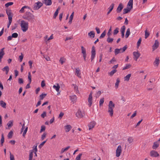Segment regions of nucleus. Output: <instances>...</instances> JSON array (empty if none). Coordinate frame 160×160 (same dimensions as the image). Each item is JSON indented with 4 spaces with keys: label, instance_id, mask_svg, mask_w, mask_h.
I'll return each instance as SVG.
<instances>
[{
    "label": "nucleus",
    "instance_id": "1",
    "mask_svg": "<svg viewBox=\"0 0 160 160\" xmlns=\"http://www.w3.org/2000/svg\"><path fill=\"white\" fill-rule=\"evenodd\" d=\"M23 18L31 22H33L35 19L34 15L29 12H25L23 17Z\"/></svg>",
    "mask_w": 160,
    "mask_h": 160
},
{
    "label": "nucleus",
    "instance_id": "2",
    "mask_svg": "<svg viewBox=\"0 0 160 160\" xmlns=\"http://www.w3.org/2000/svg\"><path fill=\"white\" fill-rule=\"evenodd\" d=\"M115 107V104L112 101H109L108 105V112L109 113V115L112 117L113 115V109Z\"/></svg>",
    "mask_w": 160,
    "mask_h": 160
},
{
    "label": "nucleus",
    "instance_id": "3",
    "mask_svg": "<svg viewBox=\"0 0 160 160\" xmlns=\"http://www.w3.org/2000/svg\"><path fill=\"white\" fill-rule=\"evenodd\" d=\"M20 26L23 32H25L28 29V23L24 20H22L21 21Z\"/></svg>",
    "mask_w": 160,
    "mask_h": 160
},
{
    "label": "nucleus",
    "instance_id": "4",
    "mask_svg": "<svg viewBox=\"0 0 160 160\" xmlns=\"http://www.w3.org/2000/svg\"><path fill=\"white\" fill-rule=\"evenodd\" d=\"M127 48L126 45L124 46L122 48L120 49H116L115 50V55H117L119 53H122L124 52Z\"/></svg>",
    "mask_w": 160,
    "mask_h": 160
},
{
    "label": "nucleus",
    "instance_id": "5",
    "mask_svg": "<svg viewBox=\"0 0 160 160\" xmlns=\"http://www.w3.org/2000/svg\"><path fill=\"white\" fill-rule=\"evenodd\" d=\"M42 3L39 1L35 3L33 5V9L35 10L39 9L42 6Z\"/></svg>",
    "mask_w": 160,
    "mask_h": 160
},
{
    "label": "nucleus",
    "instance_id": "6",
    "mask_svg": "<svg viewBox=\"0 0 160 160\" xmlns=\"http://www.w3.org/2000/svg\"><path fill=\"white\" fill-rule=\"evenodd\" d=\"M160 143V138L157 141L154 142L152 146V148L154 149H156L159 146V144Z\"/></svg>",
    "mask_w": 160,
    "mask_h": 160
},
{
    "label": "nucleus",
    "instance_id": "7",
    "mask_svg": "<svg viewBox=\"0 0 160 160\" xmlns=\"http://www.w3.org/2000/svg\"><path fill=\"white\" fill-rule=\"evenodd\" d=\"M91 59V61L94 59L96 55V51L95 48L93 46L92 48Z\"/></svg>",
    "mask_w": 160,
    "mask_h": 160
},
{
    "label": "nucleus",
    "instance_id": "8",
    "mask_svg": "<svg viewBox=\"0 0 160 160\" xmlns=\"http://www.w3.org/2000/svg\"><path fill=\"white\" fill-rule=\"evenodd\" d=\"M28 78L29 80V83L27 84L25 87V88L26 89L29 88H30V84L31 83V82L32 81L31 79V75L30 72H28Z\"/></svg>",
    "mask_w": 160,
    "mask_h": 160
},
{
    "label": "nucleus",
    "instance_id": "9",
    "mask_svg": "<svg viewBox=\"0 0 160 160\" xmlns=\"http://www.w3.org/2000/svg\"><path fill=\"white\" fill-rule=\"evenodd\" d=\"M81 48L82 53L83 55L84 61H86V58L87 56L86 49L83 46H81Z\"/></svg>",
    "mask_w": 160,
    "mask_h": 160
},
{
    "label": "nucleus",
    "instance_id": "10",
    "mask_svg": "<svg viewBox=\"0 0 160 160\" xmlns=\"http://www.w3.org/2000/svg\"><path fill=\"white\" fill-rule=\"evenodd\" d=\"M150 155L152 157H157L159 156V153L157 151L152 150L150 152Z\"/></svg>",
    "mask_w": 160,
    "mask_h": 160
},
{
    "label": "nucleus",
    "instance_id": "11",
    "mask_svg": "<svg viewBox=\"0 0 160 160\" xmlns=\"http://www.w3.org/2000/svg\"><path fill=\"white\" fill-rule=\"evenodd\" d=\"M122 152V147L120 145H119L118 147L116 150V156L117 157H119Z\"/></svg>",
    "mask_w": 160,
    "mask_h": 160
},
{
    "label": "nucleus",
    "instance_id": "12",
    "mask_svg": "<svg viewBox=\"0 0 160 160\" xmlns=\"http://www.w3.org/2000/svg\"><path fill=\"white\" fill-rule=\"evenodd\" d=\"M159 42L157 40L155 41L153 45L152 46V51H154L155 49L159 47Z\"/></svg>",
    "mask_w": 160,
    "mask_h": 160
},
{
    "label": "nucleus",
    "instance_id": "13",
    "mask_svg": "<svg viewBox=\"0 0 160 160\" xmlns=\"http://www.w3.org/2000/svg\"><path fill=\"white\" fill-rule=\"evenodd\" d=\"M6 13L8 15V20H12V17L13 16L10 10H7Z\"/></svg>",
    "mask_w": 160,
    "mask_h": 160
},
{
    "label": "nucleus",
    "instance_id": "14",
    "mask_svg": "<svg viewBox=\"0 0 160 160\" xmlns=\"http://www.w3.org/2000/svg\"><path fill=\"white\" fill-rule=\"evenodd\" d=\"M96 124V122L94 121L91 122L88 125L89 127V130H90L93 128Z\"/></svg>",
    "mask_w": 160,
    "mask_h": 160
},
{
    "label": "nucleus",
    "instance_id": "15",
    "mask_svg": "<svg viewBox=\"0 0 160 160\" xmlns=\"http://www.w3.org/2000/svg\"><path fill=\"white\" fill-rule=\"evenodd\" d=\"M92 93L91 92L88 98V102H89L88 106L89 107H91L92 104Z\"/></svg>",
    "mask_w": 160,
    "mask_h": 160
},
{
    "label": "nucleus",
    "instance_id": "16",
    "mask_svg": "<svg viewBox=\"0 0 160 160\" xmlns=\"http://www.w3.org/2000/svg\"><path fill=\"white\" fill-rule=\"evenodd\" d=\"M123 8V6L122 3H120L118 6L117 10V13L120 12Z\"/></svg>",
    "mask_w": 160,
    "mask_h": 160
},
{
    "label": "nucleus",
    "instance_id": "17",
    "mask_svg": "<svg viewBox=\"0 0 160 160\" xmlns=\"http://www.w3.org/2000/svg\"><path fill=\"white\" fill-rule=\"evenodd\" d=\"M133 55L135 58L134 59L137 61L138 59L139 58L140 55V54L138 52H133Z\"/></svg>",
    "mask_w": 160,
    "mask_h": 160
},
{
    "label": "nucleus",
    "instance_id": "18",
    "mask_svg": "<svg viewBox=\"0 0 160 160\" xmlns=\"http://www.w3.org/2000/svg\"><path fill=\"white\" fill-rule=\"evenodd\" d=\"M125 29L126 27L125 26H122L121 29L120 31L121 33V36L122 38L124 37V32Z\"/></svg>",
    "mask_w": 160,
    "mask_h": 160
},
{
    "label": "nucleus",
    "instance_id": "19",
    "mask_svg": "<svg viewBox=\"0 0 160 160\" xmlns=\"http://www.w3.org/2000/svg\"><path fill=\"white\" fill-rule=\"evenodd\" d=\"M76 116L78 118H82L83 115L81 111L79 109L78 110L77 112L76 113Z\"/></svg>",
    "mask_w": 160,
    "mask_h": 160
},
{
    "label": "nucleus",
    "instance_id": "20",
    "mask_svg": "<svg viewBox=\"0 0 160 160\" xmlns=\"http://www.w3.org/2000/svg\"><path fill=\"white\" fill-rule=\"evenodd\" d=\"M64 128L66 132H69L72 128V126L70 125L65 126Z\"/></svg>",
    "mask_w": 160,
    "mask_h": 160
},
{
    "label": "nucleus",
    "instance_id": "21",
    "mask_svg": "<svg viewBox=\"0 0 160 160\" xmlns=\"http://www.w3.org/2000/svg\"><path fill=\"white\" fill-rule=\"evenodd\" d=\"M133 0H129L127 4V7L131 9L132 8Z\"/></svg>",
    "mask_w": 160,
    "mask_h": 160
},
{
    "label": "nucleus",
    "instance_id": "22",
    "mask_svg": "<svg viewBox=\"0 0 160 160\" xmlns=\"http://www.w3.org/2000/svg\"><path fill=\"white\" fill-rule=\"evenodd\" d=\"M159 62V58H156L153 62L154 66L156 67H158Z\"/></svg>",
    "mask_w": 160,
    "mask_h": 160
},
{
    "label": "nucleus",
    "instance_id": "23",
    "mask_svg": "<svg viewBox=\"0 0 160 160\" xmlns=\"http://www.w3.org/2000/svg\"><path fill=\"white\" fill-rule=\"evenodd\" d=\"M114 4L113 3H112L110 6L108 8V9L109 10V11L107 13V15H108L110 12L112 11V9L114 7Z\"/></svg>",
    "mask_w": 160,
    "mask_h": 160
},
{
    "label": "nucleus",
    "instance_id": "24",
    "mask_svg": "<svg viewBox=\"0 0 160 160\" xmlns=\"http://www.w3.org/2000/svg\"><path fill=\"white\" fill-rule=\"evenodd\" d=\"M70 98L73 103L76 102L77 99V96L75 95H73L70 96Z\"/></svg>",
    "mask_w": 160,
    "mask_h": 160
},
{
    "label": "nucleus",
    "instance_id": "25",
    "mask_svg": "<svg viewBox=\"0 0 160 160\" xmlns=\"http://www.w3.org/2000/svg\"><path fill=\"white\" fill-rule=\"evenodd\" d=\"M43 2L46 6L51 5L52 4V0H44Z\"/></svg>",
    "mask_w": 160,
    "mask_h": 160
},
{
    "label": "nucleus",
    "instance_id": "26",
    "mask_svg": "<svg viewBox=\"0 0 160 160\" xmlns=\"http://www.w3.org/2000/svg\"><path fill=\"white\" fill-rule=\"evenodd\" d=\"M2 70L3 71L6 72V75L8 74V72L9 70V68L8 66L5 67L3 68L2 69Z\"/></svg>",
    "mask_w": 160,
    "mask_h": 160
},
{
    "label": "nucleus",
    "instance_id": "27",
    "mask_svg": "<svg viewBox=\"0 0 160 160\" xmlns=\"http://www.w3.org/2000/svg\"><path fill=\"white\" fill-rule=\"evenodd\" d=\"M29 7L27 6H25L23 7L21 9L19 10V12L20 13H23L25 12L24 9L25 8H29Z\"/></svg>",
    "mask_w": 160,
    "mask_h": 160
},
{
    "label": "nucleus",
    "instance_id": "28",
    "mask_svg": "<svg viewBox=\"0 0 160 160\" xmlns=\"http://www.w3.org/2000/svg\"><path fill=\"white\" fill-rule=\"evenodd\" d=\"M6 103L5 102H4L2 100L0 101V105L3 108H6Z\"/></svg>",
    "mask_w": 160,
    "mask_h": 160
},
{
    "label": "nucleus",
    "instance_id": "29",
    "mask_svg": "<svg viewBox=\"0 0 160 160\" xmlns=\"http://www.w3.org/2000/svg\"><path fill=\"white\" fill-rule=\"evenodd\" d=\"M131 10V9L128 8V7L127 8H124L123 10V14H125L129 12Z\"/></svg>",
    "mask_w": 160,
    "mask_h": 160
},
{
    "label": "nucleus",
    "instance_id": "30",
    "mask_svg": "<svg viewBox=\"0 0 160 160\" xmlns=\"http://www.w3.org/2000/svg\"><path fill=\"white\" fill-rule=\"evenodd\" d=\"M131 76V74H129L127 75L126 76L124 77V80L125 81H128Z\"/></svg>",
    "mask_w": 160,
    "mask_h": 160
},
{
    "label": "nucleus",
    "instance_id": "31",
    "mask_svg": "<svg viewBox=\"0 0 160 160\" xmlns=\"http://www.w3.org/2000/svg\"><path fill=\"white\" fill-rule=\"evenodd\" d=\"M76 73L78 77L81 78L80 71L78 68L76 69Z\"/></svg>",
    "mask_w": 160,
    "mask_h": 160
},
{
    "label": "nucleus",
    "instance_id": "32",
    "mask_svg": "<svg viewBox=\"0 0 160 160\" xmlns=\"http://www.w3.org/2000/svg\"><path fill=\"white\" fill-rule=\"evenodd\" d=\"M53 88L55 89L57 92H58L60 88V86L58 84H57V86L53 85Z\"/></svg>",
    "mask_w": 160,
    "mask_h": 160
},
{
    "label": "nucleus",
    "instance_id": "33",
    "mask_svg": "<svg viewBox=\"0 0 160 160\" xmlns=\"http://www.w3.org/2000/svg\"><path fill=\"white\" fill-rule=\"evenodd\" d=\"M88 35L91 38H93L94 37L95 33L93 31H90L88 33Z\"/></svg>",
    "mask_w": 160,
    "mask_h": 160
},
{
    "label": "nucleus",
    "instance_id": "34",
    "mask_svg": "<svg viewBox=\"0 0 160 160\" xmlns=\"http://www.w3.org/2000/svg\"><path fill=\"white\" fill-rule=\"evenodd\" d=\"M130 29L129 28H128L127 29L126 34H125V38H127L130 35Z\"/></svg>",
    "mask_w": 160,
    "mask_h": 160
},
{
    "label": "nucleus",
    "instance_id": "35",
    "mask_svg": "<svg viewBox=\"0 0 160 160\" xmlns=\"http://www.w3.org/2000/svg\"><path fill=\"white\" fill-rule=\"evenodd\" d=\"M13 121H10L7 124V125L8 126V128L10 129L9 128H10L13 126Z\"/></svg>",
    "mask_w": 160,
    "mask_h": 160
},
{
    "label": "nucleus",
    "instance_id": "36",
    "mask_svg": "<svg viewBox=\"0 0 160 160\" xmlns=\"http://www.w3.org/2000/svg\"><path fill=\"white\" fill-rule=\"evenodd\" d=\"M4 48H3L0 50V57L3 58V56L4 55Z\"/></svg>",
    "mask_w": 160,
    "mask_h": 160
},
{
    "label": "nucleus",
    "instance_id": "37",
    "mask_svg": "<svg viewBox=\"0 0 160 160\" xmlns=\"http://www.w3.org/2000/svg\"><path fill=\"white\" fill-rule=\"evenodd\" d=\"M72 85L74 86V90L76 91L77 93H79V91L78 90V88L77 85L75 84H73Z\"/></svg>",
    "mask_w": 160,
    "mask_h": 160
},
{
    "label": "nucleus",
    "instance_id": "38",
    "mask_svg": "<svg viewBox=\"0 0 160 160\" xmlns=\"http://www.w3.org/2000/svg\"><path fill=\"white\" fill-rule=\"evenodd\" d=\"M120 82V81L119 79V78H117L116 82L115 83V87L116 88H118Z\"/></svg>",
    "mask_w": 160,
    "mask_h": 160
},
{
    "label": "nucleus",
    "instance_id": "39",
    "mask_svg": "<svg viewBox=\"0 0 160 160\" xmlns=\"http://www.w3.org/2000/svg\"><path fill=\"white\" fill-rule=\"evenodd\" d=\"M70 148V146H68L65 148H62L61 149V153H63L65 151L68 150Z\"/></svg>",
    "mask_w": 160,
    "mask_h": 160
},
{
    "label": "nucleus",
    "instance_id": "40",
    "mask_svg": "<svg viewBox=\"0 0 160 160\" xmlns=\"http://www.w3.org/2000/svg\"><path fill=\"white\" fill-rule=\"evenodd\" d=\"M4 141V138L3 134H2V137L1 140V146L3 145V144Z\"/></svg>",
    "mask_w": 160,
    "mask_h": 160
},
{
    "label": "nucleus",
    "instance_id": "41",
    "mask_svg": "<svg viewBox=\"0 0 160 160\" xmlns=\"http://www.w3.org/2000/svg\"><path fill=\"white\" fill-rule=\"evenodd\" d=\"M59 9H60V8H59L56 11L54 14L53 17L54 18H55L57 16V15L58 14V11Z\"/></svg>",
    "mask_w": 160,
    "mask_h": 160
},
{
    "label": "nucleus",
    "instance_id": "42",
    "mask_svg": "<svg viewBox=\"0 0 160 160\" xmlns=\"http://www.w3.org/2000/svg\"><path fill=\"white\" fill-rule=\"evenodd\" d=\"M13 134V131H10L8 133V138H12V137Z\"/></svg>",
    "mask_w": 160,
    "mask_h": 160
},
{
    "label": "nucleus",
    "instance_id": "43",
    "mask_svg": "<svg viewBox=\"0 0 160 160\" xmlns=\"http://www.w3.org/2000/svg\"><path fill=\"white\" fill-rule=\"evenodd\" d=\"M150 35V33L148 31L147 29L145 31V38L146 39L148 38V37Z\"/></svg>",
    "mask_w": 160,
    "mask_h": 160
},
{
    "label": "nucleus",
    "instance_id": "44",
    "mask_svg": "<svg viewBox=\"0 0 160 160\" xmlns=\"http://www.w3.org/2000/svg\"><path fill=\"white\" fill-rule=\"evenodd\" d=\"M131 67V65L130 64H127L125 67L122 68V70H124L125 69L129 68Z\"/></svg>",
    "mask_w": 160,
    "mask_h": 160
},
{
    "label": "nucleus",
    "instance_id": "45",
    "mask_svg": "<svg viewBox=\"0 0 160 160\" xmlns=\"http://www.w3.org/2000/svg\"><path fill=\"white\" fill-rule=\"evenodd\" d=\"M113 40V39L112 38H110V37H108L107 38V41L109 43H112Z\"/></svg>",
    "mask_w": 160,
    "mask_h": 160
},
{
    "label": "nucleus",
    "instance_id": "46",
    "mask_svg": "<svg viewBox=\"0 0 160 160\" xmlns=\"http://www.w3.org/2000/svg\"><path fill=\"white\" fill-rule=\"evenodd\" d=\"M117 72V70L116 69H114L111 71L109 73V75L111 76H112L114 73Z\"/></svg>",
    "mask_w": 160,
    "mask_h": 160
},
{
    "label": "nucleus",
    "instance_id": "47",
    "mask_svg": "<svg viewBox=\"0 0 160 160\" xmlns=\"http://www.w3.org/2000/svg\"><path fill=\"white\" fill-rule=\"evenodd\" d=\"M128 141L129 143H131L133 141V139L132 137H129L128 139Z\"/></svg>",
    "mask_w": 160,
    "mask_h": 160
},
{
    "label": "nucleus",
    "instance_id": "48",
    "mask_svg": "<svg viewBox=\"0 0 160 160\" xmlns=\"http://www.w3.org/2000/svg\"><path fill=\"white\" fill-rule=\"evenodd\" d=\"M104 102V98H101L99 101V105L100 106H101L102 105L103 102Z\"/></svg>",
    "mask_w": 160,
    "mask_h": 160
},
{
    "label": "nucleus",
    "instance_id": "49",
    "mask_svg": "<svg viewBox=\"0 0 160 160\" xmlns=\"http://www.w3.org/2000/svg\"><path fill=\"white\" fill-rule=\"evenodd\" d=\"M13 2H8V3H6L5 4V6L7 8V7H9V6L12 5H13Z\"/></svg>",
    "mask_w": 160,
    "mask_h": 160
},
{
    "label": "nucleus",
    "instance_id": "50",
    "mask_svg": "<svg viewBox=\"0 0 160 160\" xmlns=\"http://www.w3.org/2000/svg\"><path fill=\"white\" fill-rule=\"evenodd\" d=\"M119 29L118 28H116L114 30L113 32V34L116 35L119 32Z\"/></svg>",
    "mask_w": 160,
    "mask_h": 160
},
{
    "label": "nucleus",
    "instance_id": "51",
    "mask_svg": "<svg viewBox=\"0 0 160 160\" xmlns=\"http://www.w3.org/2000/svg\"><path fill=\"white\" fill-rule=\"evenodd\" d=\"M106 32L105 31H104L103 33L101 34V36L99 37V38L101 39L103 38L106 35Z\"/></svg>",
    "mask_w": 160,
    "mask_h": 160
},
{
    "label": "nucleus",
    "instance_id": "52",
    "mask_svg": "<svg viewBox=\"0 0 160 160\" xmlns=\"http://www.w3.org/2000/svg\"><path fill=\"white\" fill-rule=\"evenodd\" d=\"M28 129V127H26V128H25V130H24V131H23V133L22 134V136L24 137H25L27 131Z\"/></svg>",
    "mask_w": 160,
    "mask_h": 160
},
{
    "label": "nucleus",
    "instance_id": "53",
    "mask_svg": "<svg viewBox=\"0 0 160 160\" xmlns=\"http://www.w3.org/2000/svg\"><path fill=\"white\" fill-rule=\"evenodd\" d=\"M141 41H142V39H141V38H140L139 39L138 42H137V47H138L139 46L141 43Z\"/></svg>",
    "mask_w": 160,
    "mask_h": 160
},
{
    "label": "nucleus",
    "instance_id": "54",
    "mask_svg": "<svg viewBox=\"0 0 160 160\" xmlns=\"http://www.w3.org/2000/svg\"><path fill=\"white\" fill-rule=\"evenodd\" d=\"M101 94V92L100 91H98L96 94V97L97 98H98Z\"/></svg>",
    "mask_w": 160,
    "mask_h": 160
},
{
    "label": "nucleus",
    "instance_id": "55",
    "mask_svg": "<svg viewBox=\"0 0 160 160\" xmlns=\"http://www.w3.org/2000/svg\"><path fill=\"white\" fill-rule=\"evenodd\" d=\"M12 37L13 38H17L18 37V34L17 33H14L12 34Z\"/></svg>",
    "mask_w": 160,
    "mask_h": 160
},
{
    "label": "nucleus",
    "instance_id": "56",
    "mask_svg": "<svg viewBox=\"0 0 160 160\" xmlns=\"http://www.w3.org/2000/svg\"><path fill=\"white\" fill-rule=\"evenodd\" d=\"M46 96V94H42L40 95V100H42L43 98Z\"/></svg>",
    "mask_w": 160,
    "mask_h": 160
},
{
    "label": "nucleus",
    "instance_id": "57",
    "mask_svg": "<svg viewBox=\"0 0 160 160\" xmlns=\"http://www.w3.org/2000/svg\"><path fill=\"white\" fill-rule=\"evenodd\" d=\"M46 142V140L42 142L38 146L39 148H41L44 145Z\"/></svg>",
    "mask_w": 160,
    "mask_h": 160
},
{
    "label": "nucleus",
    "instance_id": "58",
    "mask_svg": "<svg viewBox=\"0 0 160 160\" xmlns=\"http://www.w3.org/2000/svg\"><path fill=\"white\" fill-rule=\"evenodd\" d=\"M82 153L79 154L76 158V160H80L81 156H82Z\"/></svg>",
    "mask_w": 160,
    "mask_h": 160
},
{
    "label": "nucleus",
    "instance_id": "59",
    "mask_svg": "<svg viewBox=\"0 0 160 160\" xmlns=\"http://www.w3.org/2000/svg\"><path fill=\"white\" fill-rule=\"evenodd\" d=\"M45 127L44 126H42L41 127V129L40 130V132H41L44 131L45 130Z\"/></svg>",
    "mask_w": 160,
    "mask_h": 160
},
{
    "label": "nucleus",
    "instance_id": "60",
    "mask_svg": "<svg viewBox=\"0 0 160 160\" xmlns=\"http://www.w3.org/2000/svg\"><path fill=\"white\" fill-rule=\"evenodd\" d=\"M33 155V152H31L30 153L29 155V159H30V160H32Z\"/></svg>",
    "mask_w": 160,
    "mask_h": 160
},
{
    "label": "nucleus",
    "instance_id": "61",
    "mask_svg": "<svg viewBox=\"0 0 160 160\" xmlns=\"http://www.w3.org/2000/svg\"><path fill=\"white\" fill-rule=\"evenodd\" d=\"M111 28H112V27H110V28L109 29V30H108V32L107 33V35H108V37H110L111 35V33L110 32L111 31V30H112Z\"/></svg>",
    "mask_w": 160,
    "mask_h": 160
},
{
    "label": "nucleus",
    "instance_id": "62",
    "mask_svg": "<svg viewBox=\"0 0 160 160\" xmlns=\"http://www.w3.org/2000/svg\"><path fill=\"white\" fill-rule=\"evenodd\" d=\"M46 116V112L44 111L43 112V113L41 114V117L44 118V117Z\"/></svg>",
    "mask_w": 160,
    "mask_h": 160
},
{
    "label": "nucleus",
    "instance_id": "63",
    "mask_svg": "<svg viewBox=\"0 0 160 160\" xmlns=\"http://www.w3.org/2000/svg\"><path fill=\"white\" fill-rule=\"evenodd\" d=\"M18 83L20 84H22L23 83V79L21 78H19L18 79Z\"/></svg>",
    "mask_w": 160,
    "mask_h": 160
},
{
    "label": "nucleus",
    "instance_id": "64",
    "mask_svg": "<svg viewBox=\"0 0 160 160\" xmlns=\"http://www.w3.org/2000/svg\"><path fill=\"white\" fill-rule=\"evenodd\" d=\"M10 160H15L14 156L11 153H10Z\"/></svg>",
    "mask_w": 160,
    "mask_h": 160
}]
</instances>
